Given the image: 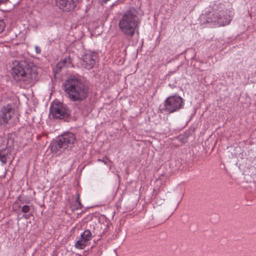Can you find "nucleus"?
Returning a JSON list of instances; mask_svg holds the SVG:
<instances>
[{
	"label": "nucleus",
	"mask_w": 256,
	"mask_h": 256,
	"mask_svg": "<svg viewBox=\"0 0 256 256\" xmlns=\"http://www.w3.org/2000/svg\"><path fill=\"white\" fill-rule=\"evenodd\" d=\"M62 90L72 102H80L89 96L88 86L80 78L70 76L62 84Z\"/></svg>",
	"instance_id": "f257e3e1"
},
{
	"label": "nucleus",
	"mask_w": 256,
	"mask_h": 256,
	"mask_svg": "<svg viewBox=\"0 0 256 256\" xmlns=\"http://www.w3.org/2000/svg\"><path fill=\"white\" fill-rule=\"evenodd\" d=\"M140 24V20L138 16V12L134 8L124 12L118 23L120 32L128 38H132L135 34H139Z\"/></svg>",
	"instance_id": "f03ea898"
},
{
	"label": "nucleus",
	"mask_w": 256,
	"mask_h": 256,
	"mask_svg": "<svg viewBox=\"0 0 256 256\" xmlns=\"http://www.w3.org/2000/svg\"><path fill=\"white\" fill-rule=\"evenodd\" d=\"M220 4V10L213 12H206L200 17L202 24H210V26H224L228 24L231 20V12L227 9L222 8Z\"/></svg>",
	"instance_id": "7ed1b4c3"
},
{
	"label": "nucleus",
	"mask_w": 256,
	"mask_h": 256,
	"mask_svg": "<svg viewBox=\"0 0 256 256\" xmlns=\"http://www.w3.org/2000/svg\"><path fill=\"white\" fill-rule=\"evenodd\" d=\"M76 141V136L73 133L64 132L58 136L56 140L51 142L50 150L54 154L60 155L64 150L72 149Z\"/></svg>",
	"instance_id": "20e7f679"
},
{
	"label": "nucleus",
	"mask_w": 256,
	"mask_h": 256,
	"mask_svg": "<svg viewBox=\"0 0 256 256\" xmlns=\"http://www.w3.org/2000/svg\"><path fill=\"white\" fill-rule=\"evenodd\" d=\"M184 104V99L178 94L170 96L164 102L163 110L169 114L178 111L183 108Z\"/></svg>",
	"instance_id": "39448f33"
},
{
	"label": "nucleus",
	"mask_w": 256,
	"mask_h": 256,
	"mask_svg": "<svg viewBox=\"0 0 256 256\" xmlns=\"http://www.w3.org/2000/svg\"><path fill=\"white\" fill-rule=\"evenodd\" d=\"M50 112L54 119H65L70 114L69 108L61 102L52 103L50 106Z\"/></svg>",
	"instance_id": "423d86ee"
},
{
	"label": "nucleus",
	"mask_w": 256,
	"mask_h": 256,
	"mask_svg": "<svg viewBox=\"0 0 256 256\" xmlns=\"http://www.w3.org/2000/svg\"><path fill=\"white\" fill-rule=\"evenodd\" d=\"M98 54L95 52L87 50L84 52L80 60V64L87 70L92 69L96 64Z\"/></svg>",
	"instance_id": "0eeeda50"
},
{
	"label": "nucleus",
	"mask_w": 256,
	"mask_h": 256,
	"mask_svg": "<svg viewBox=\"0 0 256 256\" xmlns=\"http://www.w3.org/2000/svg\"><path fill=\"white\" fill-rule=\"evenodd\" d=\"M82 0H56V6L64 12L74 10Z\"/></svg>",
	"instance_id": "6e6552de"
},
{
	"label": "nucleus",
	"mask_w": 256,
	"mask_h": 256,
	"mask_svg": "<svg viewBox=\"0 0 256 256\" xmlns=\"http://www.w3.org/2000/svg\"><path fill=\"white\" fill-rule=\"evenodd\" d=\"M14 110L12 105L8 104L4 106L0 112V125L5 126L8 124L14 114Z\"/></svg>",
	"instance_id": "1a4fd4ad"
},
{
	"label": "nucleus",
	"mask_w": 256,
	"mask_h": 256,
	"mask_svg": "<svg viewBox=\"0 0 256 256\" xmlns=\"http://www.w3.org/2000/svg\"><path fill=\"white\" fill-rule=\"evenodd\" d=\"M26 63L24 62H19L16 65L14 66L12 69V74L14 78L16 80H21L26 76V72L25 68Z\"/></svg>",
	"instance_id": "9d476101"
},
{
	"label": "nucleus",
	"mask_w": 256,
	"mask_h": 256,
	"mask_svg": "<svg viewBox=\"0 0 256 256\" xmlns=\"http://www.w3.org/2000/svg\"><path fill=\"white\" fill-rule=\"evenodd\" d=\"M80 238L86 242H88L92 239V234L90 230H86L80 234Z\"/></svg>",
	"instance_id": "9b49d317"
},
{
	"label": "nucleus",
	"mask_w": 256,
	"mask_h": 256,
	"mask_svg": "<svg viewBox=\"0 0 256 256\" xmlns=\"http://www.w3.org/2000/svg\"><path fill=\"white\" fill-rule=\"evenodd\" d=\"M71 62L72 60L70 56L66 57L58 63V66L60 68H62V67L68 66Z\"/></svg>",
	"instance_id": "f8f14e48"
},
{
	"label": "nucleus",
	"mask_w": 256,
	"mask_h": 256,
	"mask_svg": "<svg viewBox=\"0 0 256 256\" xmlns=\"http://www.w3.org/2000/svg\"><path fill=\"white\" fill-rule=\"evenodd\" d=\"M74 203V209L78 210L80 209L82 207V205L80 201V194H76V198L74 202H73Z\"/></svg>",
	"instance_id": "ddd939ff"
},
{
	"label": "nucleus",
	"mask_w": 256,
	"mask_h": 256,
	"mask_svg": "<svg viewBox=\"0 0 256 256\" xmlns=\"http://www.w3.org/2000/svg\"><path fill=\"white\" fill-rule=\"evenodd\" d=\"M86 242L81 238L75 243V247L78 249H84L86 246Z\"/></svg>",
	"instance_id": "4468645a"
},
{
	"label": "nucleus",
	"mask_w": 256,
	"mask_h": 256,
	"mask_svg": "<svg viewBox=\"0 0 256 256\" xmlns=\"http://www.w3.org/2000/svg\"><path fill=\"white\" fill-rule=\"evenodd\" d=\"M6 154L3 153L2 150L0 151V161L4 164L7 162Z\"/></svg>",
	"instance_id": "2eb2a0df"
},
{
	"label": "nucleus",
	"mask_w": 256,
	"mask_h": 256,
	"mask_svg": "<svg viewBox=\"0 0 256 256\" xmlns=\"http://www.w3.org/2000/svg\"><path fill=\"white\" fill-rule=\"evenodd\" d=\"M110 225H111V224H110L109 222H107L106 224V225H104V231L100 235L101 237H102V236H104L105 234L107 232H108V229L110 227Z\"/></svg>",
	"instance_id": "dca6fc26"
},
{
	"label": "nucleus",
	"mask_w": 256,
	"mask_h": 256,
	"mask_svg": "<svg viewBox=\"0 0 256 256\" xmlns=\"http://www.w3.org/2000/svg\"><path fill=\"white\" fill-rule=\"evenodd\" d=\"M30 210V207L29 206H28V205H24L22 208V212L24 214L29 212Z\"/></svg>",
	"instance_id": "f3484780"
},
{
	"label": "nucleus",
	"mask_w": 256,
	"mask_h": 256,
	"mask_svg": "<svg viewBox=\"0 0 256 256\" xmlns=\"http://www.w3.org/2000/svg\"><path fill=\"white\" fill-rule=\"evenodd\" d=\"M6 24L4 20H0V33L2 32L5 28Z\"/></svg>",
	"instance_id": "a211bd4d"
},
{
	"label": "nucleus",
	"mask_w": 256,
	"mask_h": 256,
	"mask_svg": "<svg viewBox=\"0 0 256 256\" xmlns=\"http://www.w3.org/2000/svg\"><path fill=\"white\" fill-rule=\"evenodd\" d=\"M98 161H99V162H104V164L107 165V166L108 165V161H107V160H108V161H109V162H111V161L109 160V158H108V157H106V156H105V157H104L103 159H102V160H101V159H98Z\"/></svg>",
	"instance_id": "6ab92c4d"
},
{
	"label": "nucleus",
	"mask_w": 256,
	"mask_h": 256,
	"mask_svg": "<svg viewBox=\"0 0 256 256\" xmlns=\"http://www.w3.org/2000/svg\"><path fill=\"white\" fill-rule=\"evenodd\" d=\"M34 49L36 54H40L41 52V49L38 46H35Z\"/></svg>",
	"instance_id": "aec40b11"
},
{
	"label": "nucleus",
	"mask_w": 256,
	"mask_h": 256,
	"mask_svg": "<svg viewBox=\"0 0 256 256\" xmlns=\"http://www.w3.org/2000/svg\"><path fill=\"white\" fill-rule=\"evenodd\" d=\"M32 214H24L23 216H22V217L24 218L25 219H28L30 218V216H32Z\"/></svg>",
	"instance_id": "412c9836"
},
{
	"label": "nucleus",
	"mask_w": 256,
	"mask_h": 256,
	"mask_svg": "<svg viewBox=\"0 0 256 256\" xmlns=\"http://www.w3.org/2000/svg\"><path fill=\"white\" fill-rule=\"evenodd\" d=\"M176 82H174V83H172V84H170H170H168V86H169L170 88H176Z\"/></svg>",
	"instance_id": "4be33fe9"
},
{
	"label": "nucleus",
	"mask_w": 256,
	"mask_h": 256,
	"mask_svg": "<svg viewBox=\"0 0 256 256\" xmlns=\"http://www.w3.org/2000/svg\"><path fill=\"white\" fill-rule=\"evenodd\" d=\"M8 0H0V5L6 4Z\"/></svg>",
	"instance_id": "5701e85b"
},
{
	"label": "nucleus",
	"mask_w": 256,
	"mask_h": 256,
	"mask_svg": "<svg viewBox=\"0 0 256 256\" xmlns=\"http://www.w3.org/2000/svg\"><path fill=\"white\" fill-rule=\"evenodd\" d=\"M103 2L106 3L110 0H101Z\"/></svg>",
	"instance_id": "b1692460"
},
{
	"label": "nucleus",
	"mask_w": 256,
	"mask_h": 256,
	"mask_svg": "<svg viewBox=\"0 0 256 256\" xmlns=\"http://www.w3.org/2000/svg\"><path fill=\"white\" fill-rule=\"evenodd\" d=\"M86 111L88 112H91V110H86Z\"/></svg>",
	"instance_id": "393cba45"
},
{
	"label": "nucleus",
	"mask_w": 256,
	"mask_h": 256,
	"mask_svg": "<svg viewBox=\"0 0 256 256\" xmlns=\"http://www.w3.org/2000/svg\"><path fill=\"white\" fill-rule=\"evenodd\" d=\"M53 42V40L50 41V42L52 43Z\"/></svg>",
	"instance_id": "a878e982"
}]
</instances>
